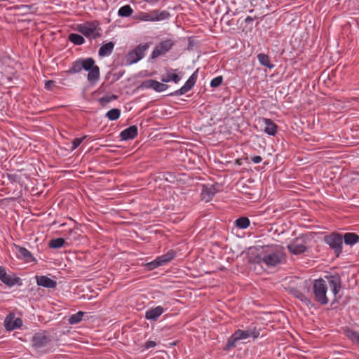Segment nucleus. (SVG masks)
<instances>
[{
	"label": "nucleus",
	"instance_id": "31",
	"mask_svg": "<svg viewBox=\"0 0 359 359\" xmlns=\"http://www.w3.org/2000/svg\"><path fill=\"white\" fill-rule=\"evenodd\" d=\"M121 115V110L118 109H112L106 114V117L110 121L117 120Z\"/></svg>",
	"mask_w": 359,
	"mask_h": 359
},
{
	"label": "nucleus",
	"instance_id": "18",
	"mask_svg": "<svg viewBox=\"0 0 359 359\" xmlns=\"http://www.w3.org/2000/svg\"><path fill=\"white\" fill-rule=\"evenodd\" d=\"M138 134L137 127L135 125L130 126V127L122 130L120 133L121 140L126 141L128 140H133L137 137Z\"/></svg>",
	"mask_w": 359,
	"mask_h": 359
},
{
	"label": "nucleus",
	"instance_id": "2",
	"mask_svg": "<svg viewBox=\"0 0 359 359\" xmlns=\"http://www.w3.org/2000/svg\"><path fill=\"white\" fill-rule=\"evenodd\" d=\"M82 69L88 72L87 77L90 83H95L100 79V68L95 64V60L92 57L76 60L72 63L68 72L70 74H77Z\"/></svg>",
	"mask_w": 359,
	"mask_h": 359
},
{
	"label": "nucleus",
	"instance_id": "8",
	"mask_svg": "<svg viewBox=\"0 0 359 359\" xmlns=\"http://www.w3.org/2000/svg\"><path fill=\"white\" fill-rule=\"evenodd\" d=\"M255 122L260 126L261 130L266 134L275 136L278 131V126L270 118L258 117Z\"/></svg>",
	"mask_w": 359,
	"mask_h": 359
},
{
	"label": "nucleus",
	"instance_id": "13",
	"mask_svg": "<svg viewBox=\"0 0 359 359\" xmlns=\"http://www.w3.org/2000/svg\"><path fill=\"white\" fill-rule=\"evenodd\" d=\"M4 325L6 331L11 332L20 328L23 325V322L20 318L16 317L13 313H10L5 318Z\"/></svg>",
	"mask_w": 359,
	"mask_h": 359
},
{
	"label": "nucleus",
	"instance_id": "24",
	"mask_svg": "<svg viewBox=\"0 0 359 359\" xmlns=\"http://www.w3.org/2000/svg\"><path fill=\"white\" fill-rule=\"evenodd\" d=\"M344 334L355 345L359 346V333L348 327L344 330Z\"/></svg>",
	"mask_w": 359,
	"mask_h": 359
},
{
	"label": "nucleus",
	"instance_id": "20",
	"mask_svg": "<svg viewBox=\"0 0 359 359\" xmlns=\"http://www.w3.org/2000/svg\"><path fill=\"white\" fill-rule=\"evenodd\" d=\"M14 248L18 251V257L27 262H31L34 259L32 254L27 248L14 244Z\"/></svg>",
	"mask_w": 359,
	"mask_h": 359
},
{
	"label": "nucleus",
	"instance_id": "9",
	"mask_svg": "<svg viewBox=\"0 0 359 359\" xmlns=\"http://www.w3.org/2000/svg\"><path fill=\"white\" fill-rule=\"evenodd\" d=\"M51 341L50 337L46 331L35 333L32 339V346L36 350H41Z\"/></svg>",
	"mask_w": 359,
	"mask_h": 359
},
{
	"label": "nucleus",
	"instance_id": "23",
	"mask_svg": "<svg viewBox=\"0 0 359 359\" xmlns=\"http://www.w3.org/2000/svg\"><path fill=\"white\" fill-rule=\"evenodd\" d=\"M175 256H176L175 252L172 250H170L168 252H167L165 254L157 257V258L160 262V264L161 266H163L165 264L170 262L172 259H173Z\"/></svg>",
	"mask_w": 359,
	"mask_h": 359
},
{
	"label": "nucleus",
	"instance_id": "42",
	"mask_svg": "<svg viewBox=\"0 0 359 359\" xmlns=\"http://www.w3.org/2000/svg\"><path fill=\"white\" fill-rule=\"evenodd\" d=\"M251 161L254 163L257 164L259 163L262 161V158L260 156H255L252 157Z\"/></svg>",
	"mask_w": 359,
	"mask_h": 359
},
{
	"label": "nucleus",
	"instance_id": "15",
	"mask_svg": "<svg viewBox=\"0 0 359 359\" xmlns=\"http://www.w3.org/2000/svg\"><path fill=\"white\" fill-rule=\"evenodd\" d=\"M35 278L39 286L49 289H54L57 286V282L46 276H36Z\"/></svg>",
	"mask_w": 359,
	"mask_h": 359
},
{
	"label": "nucleus",
	"instance_id": "45",
	"mask_svg": "<svg viewBox=\"0 0 359 359\" xmlns=\"http://www.w3.org/2000/svg\"><path fill=\"white\" fill-rule=\"evenodd\" d=\"M23 7H25V8H29V6H24Z\"/></svg>",
	"mask_w": 359,
	"mask_h": 359
},
{
	"label": "nucleus",
	"instance_id": "19",
	"mask_svg": "<svg viewBox=\"0 0 359 359\" xmlns=\"http://www.w3.org/2000/svg\"><path fill=\"white\" fill-rule=\"evenodd\" d=\"M177 69H169L167 70L166 74H163L161 78V81L163 83H168L170 81L174 82L175 83H178L181 80V77L176 74Z\"/></svg>",
	"mask_w": 359,
	"mask_h": 359
},
{
	"label": "nucleus",
	"instance_id": "7",
	"mask_svg": "<svg viewBox=\"0 0 359 359\" xmlns=\"http://www.w3.org/2000/svg\"><path fill=\"white\" fill-rule=\"evenodd\" d=\"M149 43H141L129 51L126 56L127 65H133L142 60L144 56L145 51L149 48Z\"/></svg>",
	"mask_w": 359,
	"mask_h": 359
},
{
	"label": "nucleus",
	"instance_id": "35",
	"mask_svg": "<svg viewBox=\"0 0 359 359\" xmlns=\"http://www.w3.org/2000/svg\"><path fill=\"white\" fill-rule=\"evenodd\" d=\"M156 80L148 79L143 81L139 86L140 88L153 89Z\"/></svg>",
	"mask_w": 359,
	"mask_h": 359
},
{
	"label": "nucleus",
	"instance_id": "3",
	"mask_svg": "<svg viewBox=\"0 0 359 359\" xmlns=\"http://www.w3.org/2000/svg\"><path fill=\"white\" fill-rule=\"evenodd\" d=\"M284 258V252L280 246H268L259 255V262L268 267L279 264Z\"/></svg>",
	"mask_w": 359,
	"mask_h": 359
},
{
	"label": "nucleus",
	"instance_id": "39",
	"mask_svg": "<svg viewBox=\"0 0 359 359\" xmlns=\"http://www.w3.org/2000/svg\"><path fill=\"white\" fill-rule=\"evenodd\" d=\"M223 78L222 76H217L214 78L210 82V86L212 88H216L220 86L222 83Z\"/></svg>",
	"mask_w": 359,
	"mask_h": 359
},
{
	"label": "nucleus",
	"instance_id": "11",
	"mask_svg": "<svg viewBox=\"0 0 359 359\" xmlns=\"http://www.w3.org/2000/svg\"><path fill=\"white\" fill-rule=\"evenodd\" d=\"M174 46L172 39H167L161 41L153 50L151 54V59H156L161 55L166 54Z\"/></svg>",
	"mask_w": 359,
	"mask_h": 359
},
{
	"label": "nucleus",
	"instance_id": "34",
	"mask_svg": "<svg viewBox=\"0 0 359 359\" xmlns=\"http://www.w3.org/2000/svg\"><path fill=\"white\" fill-rule=\"evenodd\" d=\"M144 266L147 270L151 271L158 268V266H161V265L160 264V262L158 258L156 257L154 260L145 264Z\"/></svg>",
	"mask_w": 359,
	"mask_h": 359
},
{
	"label": "nucleus",
	"instance_id": "1",
	"mask_svg": "<svg viewBox=\"0 0 359 359\" xmlns=\"http://www.w3.org/2000/svg\"><path fill=\"white\" fill-rule=\"evenodd\" d=\"M325 278L327 281L323 278L314 280L312 287L314 300L321 305H326L329 302L327 296V284L335 300L337 299V295L341 290V278L339 275L327 276Z\"/></svg>",
	"mask_w": 359,
	"mask_h": 359
},
{
	"label": "nucleus",
	"instance_id": "10",
	"mask_svg": "<svg viewBox=\"0 0 359 359\" xmlns=\"http://www.w3.org/2000/svg\"><path fill=\"white\" fill-rule=\"evenodd\" d=\"M0 280L10 287L22 285L21 279L13 273H8L4 266H0Z\"/></svg>",
	"mask_w": 359,
	"mask_h": 359
},
{
	"label": "nucleus",
	"instance_id": "43",
	"mask_svg": "<svg viewBox=\"0 0 359 359\" xmlns=\"http://www.w3.org/2000/svg\"><path fill=\"white\" fill-rule=\"evenodd\" d=\"M253 20V18L251 17V16H248L245 19V22L246 23H249L250 22H252Z\"/></svg>",
	"mask_w": 359,
	"mask_h": 359
},
{
	"label": "nucleus",
	"instance_id": "12",
	"mask_svg": "<svg viewBox=\"0 0 359 359\" xmlns=\"http://www.w3.org/2000/svg\"><path fill=\"white\" fill-rule=\"evenodd\" d=\"M306 241L302 237L297 238L287 248L289 252L293 255H299L307 250Z\"/></svg>",
	"mask_w": 359,
	"mask_h": 359
},
{
	"label": "nucleus",
	"instance_id": "41",
	"mask_svg": "<svg viewBox=\"0 0 359 359\" xmlns=\"http://www.w3.org/2000/svg\"><path fill=\"white\" fill-rule=\"evenodd\" d=\"M55 85V82L53 81L49 80L45 82V88L47 90H50L52 86Z\"/></svg>",
	"mask_w": 359,
	"mask_h": 359
},
{
	"label": "nucleus",
	"instance_id": "44",
	"mask_svg": "<svg viewBox=\"0 0 359 359\" xmlns=\"http://www.w3.org/2000/svg\"><path fill=\"white\" fill-rule=\"evenodd\" d=\"M208 195H209V197H212V196H213V195H214V194H213V193H211V194H208Z\"/></svg>",
	"mask_w": 359,
	"mask_h": 359
},
{
	"label": "nucleus",
	"instance_id": "25",
	"mask_svg": "<svg viewBox=\"0 0 359 359\" xmlns=\"http://www.w3.org/2000/svg\"><path fill=\"white\" fill-rule=\"evenodd\" d=\"M257 59L262 65L266 67L269 69H273L274 67V65L271 63L270 58L268 55L259 53L257 55Z\"/></svg>",
	"mask_w": 359,
	"mask_h": 359
},
{
	"label": "nucleus",
	"instance_id": "40",
	"mask_svg": "<svg viewBox=\"0 0 359 359\" xmlns=\"http://www.w3.org/2000/svg\"><path fill=\"white\" fill-rule=\"evenodd\" d=\"M156 345V342L154 341H147L144 344V348L149 349L150 348H153Z\"/></svg>",
	"mask_w": 359,
	"mask_h": 359
},
{
	"label": "nucleus",
	"instance_id": "6",
	"mask_svg": "<svg viewBox=\"0 0 359 359\" xmlns=\"http://www.w3.org/2000/svg\"><path fill=\"white\" fill-rule=\"evenodd\" d=\"M97 20L87 21L85 23L77 25L76 30L87 38L96 39L100 36L97 29L99 26Z\"/></svg>",
	"mask_w": 359,
	"mask_h": 359
},
{
	"label": "nucleus",
	"instance_id": "16",
	"mask_svg": "<svg viewBox=\"0 0 359 359\" xmlns=\"http://www.w3.org/2000/svg\"><path fill=\"white\" fill-rule=\"evenodd\" d=\"M170 17V14L167 11L152 10L149 11L150 22L165 20Z\"/></svg>",
	"mask_w": 359,
	"mask_h": 359
},
{
	"label": "nucleus",
	"instance_id": "14",
	"mask_svg": "<svg viewBox=\"0 0 359 359\" xmlns=\"http://www.w3.org/2000/svg\"><path fill=\"white\" fill-rule=\"evenodd\" d=\"M198 69L195 71L185 82L184 85L180 89L170 94L172 96H180L187 93L195 85L198 78Z\"/></svg>",
	"mask_w": 359,
	"mask_h": 359
},
{
	"label": "nucleus",
	"instance_id": "28",
	"mask_svg": "<svg viewBox=\"0 0 359 359\" xmlns=\"http://www.w3.org/2000/svg\"><path fill=\"white\" fill-rule=\"evenodd\" d=\"M85 315V312L78 311L76 313L72 314L68 319V322L71 325H74L80 323L83 316Z\"/></svg>",
	"mask_w": 359,
	"mask_h": 359
},
{
	"label": "nucleus",
	"instance_id": "4",
	"mask_svg": "<svg viewBox=\"0 0 359 359\" xmlns=\"http://www.w3.org/2000/svg\"><path fill=\"white\" fill-rule=\"evenodd\" d=\"M259 336V329L256 326L250 325L247 327L245 330H237L229 338L226 344V349L229 350L236 346V343L243 339H246L249 337L257 339Z\"/></svg>",
	"mask_w": 359,
	"mask_h": 359
},
{
	"label": "nucleus",
	"instance_id": "36",
	"mask_svg": "<svg viewBox=\"0 0 359 359\" xmlns=\"http://www.w3.org/2000/svg\"><path fill=\"white\" fill-rule=\"evenodd\" d=\"M87 137V136H83L79 138H75L72 143L70 148L71 151L75 150L76 148L79 147V145L83 142V141Z\"/></svg>",
	"mask_w": 359,
	"mask_h": 359
},
{
	"label": "nucleus",
	"instance_id": "26",
	"mask_svg": "<svg viewBox=\"0 0 359 359\" xmlns=\"http://www.w3.org/2000/svg\"><path fill=\"white\" fill-rule=\"evenodd\" d=\"M133 13V9L130 5L121 6L118 11V15L123 18L130 17Z\"/></svg>",
	"mask_w": 359,
	"mask_h": 359
},
{
	"label": "nucleus",
	"instance_id": "22",
	"mask_svg": "<svg viewBox=\"0 0 359 359\" xmlns=\"http://www.w3.org/2000/svg\"><path fill=\"white\" fill-rule=\"evenodd\" d=\"M114 48V43L111 41L103 44L99 49L98 54L100 57L108 56L111 54Z\"/></svg>",
	"mask_w": 359,
	"mask_h": 359
},
{
	"label": "nucleus",
	"instance_id": "21",
	"mask_svg": "<svg viewBox=\"0 0 359 359\" xmlns=\"http://www.w3.org/2000/svg\"><path fill=\"white\" fill-rule=\"evenodd\" d=\"M343 243L345 245L353 246L359 243V235L353 232H348L342 234Z\"/></svg>",
	"mask_w": 359,
	"mask_h": 359
},
{
	"label": "nucleus",
	"instance_id": "32",
	"mask_svg": "<svg viewBox=\"0 0 359 359\" xmlns=\"http://www.w3.org/2000/svg\"><path fill=\"white\" fill-rule=\"evenodd\" d=\"M117 99L116 95H106L99 99V102L101 105L104 106L110 102Z\"/></svg>",
	"mask_w": 359,
	"mask_h": 359
},
{
	"label": "nucleus",
	"instance_id": "30",
	"mask_svg": "<svg viewBox=\"0 0 359 359\" xmlns=\"http://www.w3.org/2000/svg\"><path fill=\"white\" fill-rule=\"evenodd\" d=\"M65 243V241L64 238H54V239L50 240L48 245L50 248L57 249V248L62 247Z\"/></svg>",
	"mask_w": 359,
	"mask_h": 359
},
{
	"label": "nucleus",
	"instance_id": "27",
	"mask_svg": "<svg viewBox=\"0 0 359 359\" xmlns=\"http://www.w3.org/2000/svg\"><path fill=\"white\" fill-rule=\"evenodd\" d=\"M68 39L70 42L75 45H82L85 43L84 38L78 34L72 33L69 35Z\"/></svg>",
	"mask_w": 359,
	"mask_h": 359
},
{
	"label": "nucleus",
	"instance_id": "33",
	"mask_svg": "<svg viewBox=\"0 0 359 359\" xmlns=\"http://www.w3.org/2000/svg\"><path fill=\"white\" fill-rule=\"evenodd\" d=\"M168 88V86L167 84L163 83V82H159L156 81L154 83L153 90L156 92L161 93L165 91Z\"/></svg>",
	"mask_w": 359,
	"mask_h": 359
},
{
	"label": "nucleus",
	"instance_id": "29",
	"mask_svg": "<svg viewBox=\"0 0 359 359\" xmlns=\"http://www.w3.org/2000/svg\"><path fill=\"white\" fill-rule=\"evenodd\" d=\"M235 224H236V226L238 227L239 229H245L250 226V222L248 217H241L238 218L235 221Z\"/></svg>",
	"mask_w": 359,
	"mask_h": 359
},
{
	"label": "nucleus",
	"instance_id": "17",
	"mask_svg": "<svg viewBox=\"0 0 359 359\" xmlns=\"http://www.w3.org/2000/svg\"><path fill=\"white\" fill-rule=\"evenodd\" d=\"M165 309L161 306H158L147 310L145 313V318L149 320L156 321L163 313Z\"/></svg>",
	"mask_w": 359,
	"mask_h": 359
},
{
	"label": "nucleus",
	"instance_id": "37",
	"mask_svg": "<svg viewBox=\"0 0 359 359\" xmlns=\"http://www.w3.org/2000/svg\"><path fill=\"white\" fill-rule=\"evenodd\" d=\"M136 20H139L140 21L148 22L150 21L149 19V12H140L137 15L135 16Z\"/></svg>",
	"mask_w": 359,
	"mask_h": 359
},
{
	"label": "nucleus",
	"instance_id": "5",
	"mask_svg": "<svg viewBox=\"0 0 359 359\" xmlns=\"http://www.w3.org/2000/svg\"><path fill=\"white\" fill-rule=\"evenodd\" d=\"M323 241L334 252L337 257L342 254L343 238L341 233L336 231L332 232L323 237Z\"/></svg>",
	"mask_w": 359,
	"mask_h": 359
},
{
	"label": "nucleus",
	"instance_id": "38",
	"mask_svg": "<svg viewBox=\"0 0 359 359\" xmlns=\"http://www.w3.org/2000/svg\"><path fill=\"white\" fill-rule=\"evenodd\" d=\"M294 294L301 302L305 303L306 304H309L310 303V300L300 291H298V290L295 291Z\"/></svg>",
	"mask_w": 359,
	"mask_h": 359
}]
</instances>
